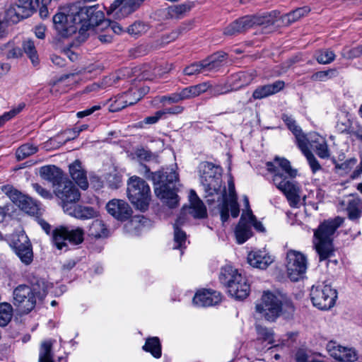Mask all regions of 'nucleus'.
Wrapping results in <instances>:
<instances>
[{
	"label": "nucleus",
	"mask_w": 362,
	"mask_h": 362,
	"mask_svg": "<svg viewBox=\"0 0 362 362\" xmlns=\"http://www.w3.org/2000/svg\"><path fill=\"white\" fill-rule=\"evenodd\" d=\"M235 235L238 244L244 243L252 236L250 224H248L247 222L246 216L244 212L243 213L240 220L236 226Z\"/></svg>",
	"instance_id": "c85d7f7f"
},
{
	"label": "nucleus",
	"mask_w": 362,
	"mask_h": 362,
	"mask_svg": "<svg viewBox=\"0 0 362 362\" xmlns=\"http://www.w3.org/2000/svg\"><path fill=\"white\" fill-rule=\"evenodd\" d=\"M88 234L96 239L106 238L110 235V230L102 221L96 219L89 226Z\"/></svg>",
	"instance_id": "2f4dec72"
},
{
	"label": "nucleus",
	"mask_w": 362,
	"mask_h": 362,
	"mask_svg": "<svg viewBox=\"0 0 362 362\" xmlns=\"http://www.w3.org/2000/svg\"><path fill=\"white\" fill-rule=\"evenodd\" d=\"M129 52L132 57L136 58L146 54L148 50L146 47H132Z\"/></svg>",
	"instance_id": "0e129e2a"
},
{
	"label": "nucleus",
	"mask_w": 362,
	"mask_h": 362,
	"mask_svg": "<svg viewBox=\"0 0 362 362\" xmlns=\"http://www.w3.org/2000/svg\"><path fill=\"white\" fill-rule=\"evenodd\" d=\"M308 353L303 349H300L296 354V360L297 362H308ZM310 362H317L315 359H312Z\"/></svg>",
	"instance_id": "774afa93"
},
{
	"label": "nucleus",
	"mask_w": 362,
	"mask_h": 362,
	"mask_svg": "<svg viewBox=\"0 0 362 362\" xmlns=\"http://www.w3.org/2000/svg\"><path fill=\"white\" fill-rule=\"evenodd\" d=\"M32 187H33V189L42 198L46 199H52V197H53L52 194L49 190L42 187L38 183L32 184Z\"/></svg>",
	"instance_id": "6e6d98bb"
},
{
	"label": "nucleus",
	"mask_w": 362,
	"mask_h": 362,
	"mask_svg": "<svg viewBox=\"0 0 362 362\" xmlns=\"http://www.w3.org/2000/svg\"><path fill=\"white\" fill-rule=\"evenodd\" d=\"M13 252L23 264L28 266L33 262L34 257L33 246Z\"/></svg>",
	"instance_id": "c03bdc74"
},
{
	"label": "nucleus",
	"mask_w": 362,
	"mask_h": 362,
	"mask_svg": "<svg viewBox=\"0 0 362 362\" xmlns=\"http://www.w3.org/2000/svg\"><path fill=\"white\" fill-rule=\"evenodd\" d=\"M1 52L7 59L18 58L23 54L21 47H2Z\"/></svg>",
	"instance_id": "8fccbe9b"
},
{
	"label": "nucleus",
	"mask_w": 362,
	"mask_h": 362,
	"mask_svg": "<svg viewBox=\"0 0 362 362\" xmlns=\"http://www.w3.org/2000/svg\"><path fill=\"white\" fill-rule=\"evenodd\" d=\"M144 0H115L110 8L112 11L119 8L117 12L118 18H124L135 11Z\"/></svg>",
	"instance_id": "5701e85b"
},
{
	"label": "nucleus",
	"mask_w": 362,
	"mask_h": 362,
	"mask_svg": "<svg viewBox=\"0 0 362 362\" xmlns=\"http://www.w3.org/2000/svg\"><path fill=\"white\" fill-rule=\"evenodd\" d=\"M238 276H242L238 270L231 265L222 267L219 274V281L226 288L232 283L236 281Z\"/></svg>",
	"instance_id": "72a5a7b5"
},
{
	"label": "nucleus",
	"mask_w": 362,
	"mask_h": 362,
	"mask_svg": "<svg viewBox=\"0 0 362 362\" xmlns=\"http://www.w3.org/2000/svg\"><path fill=\"white\" fill-rule=\"evenodd\" d=\"M104 69V66L100 63V62H95L93 64H90L86 67L75 70L74 71L69 74H64L61 76L59 78H57L52 81H50L49 86H50V92L52 93H58L59 90L57 89V86L62 82L65 81L67 79H69L70 78H73L76 76L82 74L83 73H89L93 74L94 75L99 74L101 73V71Z\"/></svg>",
	"instance_id": "f3484780"
},
{
	"label": "nucleus",
	"mask_w": 362,
	"mask_h": 362,
	"mask_svg": "<svg viewBox=\"0 0 362 362\" xmlns=\"http://www.w3.org/2000/svg\"><path fill=\"white\" fill-rule=\"evenodd\" d=\"M66 214L80 219H88L97 216V211L93 207L76 205V204Z\"/></svg>",
	"instance_id": "7c9ffc66"
},
{
	"label": "nucleus",
	"mask_w": 362,
	"mask_h": 362,
	"mask_svg": "<svg viewBox=\"0 0 362 362\" xmlns=\"http://www.w3.org/2000/svg\"><path fill=\"white\" fill-rule=\"evenodd\" d=\"M54 192L56 197L61 201L60 205L65 213H66L81 197L78 189L72 182L67 179L59 186L55 187Z\"/></svg>",
	"instance_id": "ddd939ff"
},
{
	"label": "nucleus",
	"mask_w": 362,
	"mask_h": 362,
	"mask_svg": "<svg viewBox=\"0 0 362 362\" xmlns=\"http://www.w3.org/2000/svg\"><path fill=\"white\" fill-rule=\"evenodd\" d=\"M66 238L68 241L74 245H78L83 241V230L81 228L76 229L69 230L66 228Z\"/></svg>",
	"instance_id": "a18cd8bd"
},
{
	"label": "nucleus",
	"mask_w": 362,
	"mask_h": 362,
	"mask_svg": "<svg viewBox=\"0 0 362 362\" xmlns=\"http://www.w3.org/2000/svg\"><path fill=\"white\" fill-rule=\"evenodd\" d=\"M210 88L208 83H202L195 86L187 87L189 98H192L199 95L201 93L206 92Z\"/></svg>",
	"instance_id": "de8ad7c7"
},
{
	"label": "nucleus",
	"mask_w": 362,
	"mask_h": 362,
	"mask_svg": "<svg viewBox=\"0 0 362 362\" xmlns=\"http://www.w3.org/2000/svg\"><path fill=\"white\" fill-rule=\"evenodd\" d=\"M69 173L72 179L82 189L85 190L88 187L86 173L78 160H76L69 165Z\"/></svg>",
	"instance_id": "cd10ccee"
},
{
	"label": "nucleus",
	"mask_w": 362,
	"mask_h": 362,
	"mask_svg": "<svg viewBox=\"0 0 362 362\" xmlns=\"http://www.w3.org/2000/svg\"><path fill=\"white\" fill-rule=\"evenodd\" d=\"M31 286L21 284L13 292V304L23 313L30 312L35 306L36 299L42 300L47 293V283L42 279L33 276Z\"/></svg>",
	"instance_id": "39448f33"
},
{
	"label": "nucleus",
	"mask_w": 362,
	"mask_h": 362,
	"mask_svg": "<svg viewBox=\"0 0 362 362\" xmlns=\"http://www.w3.org/2000/svg\"><path fill=\"white\" fill-rule=\"evenodd\" d=\"M74 47H64L61 52L71 62H75L78 58V54L73 49Z\"/></svg>",
	"instance_id": "69168bd1"
},
{
	"label": "nucleus",
	"mask_w": 362,
	"mask_h": 362,
	"mask_svg": "<svg viewBox=\"0 0 362 362\" xmlns=\"http://www.w3.org/2000/svg\"><path fill=\"white\" fill-rule=\"evenodd\" d=\"M172 65L166 67L165 70H162L160 67L152 69L148 65H145L142 68H137V72H140L138 76L140 80H152L154 77H161L164 73H168L171 69Z\"/></svg>",
	"instance_id": "c756f323"
},
{
	"label": "nucleus",
	"mask_w": 362,
	"mask_h": 362,
	"mask_svg": "<svg viewBox=\"0 0 362 362\" xmlns=\"http://www.w3.org/2000/svg\"><path fill=\"white\" fill-rule=\"evenodd\" d=\"M256 311L262 317L273 322L280 315L286 319L290 318L294 313L295 308L290 300L271 292H264L262 302L256 305Z\"/></svg>",
	"instance_id": "423d86ee"
},
{
	"label": "nucleus",
	"mask_w": 362,
	"mask_h": 362,
	"mask_svg": "<svg viewBox=\"0 0 362 362\" xmlns=\"http://www.w3.org/2000/svg\"><path fill=\"white\" fill-rule=\"evenodd\" d=\"M24 52L30 58L34 66L38 64V56L37 51L35 49V47H24Z\"/></svg>",
	"instance_id": "4d7b16f0"
},
{
	"label": "nucleus",
	"mask_w": 362,
	"mask_h": 362,
	"mask_svg": "<svg viewBox=\"0 0 362 362\" xmlns=\"http://www.w3.org/2000/svg\"><path fill=\"white\" fill-rule=\"evenodd\" d=\"M40 175L43 180L52 183L54 189L66 180L63 176L62 171L54 165L42 167L40 170Z\"/></svg>",
	"instance_id": "a878e982"
},
{
	"label": "nucleus",
	"mask_w": 362,
	"mask_h": 362,
	"mask_svg": "<svg viewBox=\"0 0 362 362\" xmlns=\"http://www.w3.org/2000/svg\"><path fill=\"white\" fill-rule=\"evenodd\" d=\"M279 13L273 11L262 16H245L230 23L224 30V35H236L245 32L250 28L259 25L265 33L272 32L274 25L279 18Z\"/></svg>",
	"instance_id": "6e6552de"
},
{
	"label": "nucleus",
	"mask_w": 362,
	"mask_h": 362,
	"mask_svg": "<svg viewBox=\"0 0 362 362\" xmlns=\"http://www.w3.org/2000/svg\"><path fill=\"white\" fill-rule=\"evenodd\" d=\"M9 245L13 251L32 247L29 238L23 230L12 235Z\"/></svg>",
	"instance_id": "473e14b6"
},
{
	"label": "nucleus",
	"mask_w": 362,
	"mask_h": 362,
	"mask_svg": "<svg viewBox=\"0 0 362 362\" xmlns=\"http://www.w3.org/2000/svg\"><path fill=\"white\" fill-rule=\"evenodd\" d=\"M38 6L26 0H18V2L9 6L5 11L4 21L5 23L15 24L30 16Z\"/></svg>",
	"instance_id": "4468645a"
},
{
	"label": "nucleus",
	"mask_w": 362,
	"mask_h": 362,
	"mask_svg": "<svg viewBox=\"0 0 362 362\" xmlns=\"http://www.w3.org/2000/svg\"><path fill=\"white\" fill-rule=\"evenodd\" d=\"M332 163L335 164L337 168L341 169V170L345 171L346 173L351 170L357 163V160L355 158H351L350 159H348L341 164L336 163L334 159H332Z\"/></svg>",
	"instance_id": "864d4df0"
},
{
	"label": "nucleus",
	"mask_w": 362,
	"mask_h": 362,
	"mask_svg": "<svg viewBox=\"0 0 362 362\" xmlns=\"http://www.w3.org/2000/svg\"><path fill=\"white\" fill-rule=\"evenodd\" d=\"M86 128V125H82L80 128H74V129H73L71 130H69V133L72 132L74 135L71 136H66L62 141H58L59 145H57L56 147H59V146L64 144L67 141L76 138L78 136L79 133L81 131H83V129H85Z\"/></svg>",
	"instance_id": "bf43d9fd"
},
{
	"label": "nucleus",
	"mask_w": 362,
	"mask_h": 362,
	"mask_svg": "<svg viewBox=\"0 0 362 362\" xmlns=\"http://www.w3.org/2000/svg\"><path fill=\"white\" fill-rule=\"evenodd\" d=\"M66 228H57L53 231L52 240L56 247L62 250L63 247L66 246Z\"/></svg>",
	"instance_id": "a19ab883"
},
{
	"label": "nucleus",
	"mask_w": 362,
	"mask_h": 362,
	"mask_svg": "<svg viewBox=\"0 0 362 362\" xmlns=\"http://www.w3.org/2000/svg\"><path fill=\"white\" fill-rule=\"evenodd\" d=\"M326 349L330 356L340 362H354L358 359V354L354 348L341 346L335 341H329Z\"/></svg>",
	"instance_id": "dca6fc26"
},
{
	"label": "nucleus",
	"mask_w": 362,
	"mask_h": 362,
	"mask_svg": "<svg viewBox=\"0 0 362 362\" xmlns=\"http://www.w3.org/2000/svg\"><path fill=\"white\" fill-rule=\"evenodd\" d=\"M55 341L45 340L41 342L39 350V362H54L52 346Z\"/></svg>",
	"instance_id": "f704fd0d"
},
{
	"label": "nucleus",
	"mask_w": 362,
	"mask_h": 362,
	"mask_svg": "<svg viewBox=\"0 0 362 362\" xmlns=\"http://www.w3.org/2000/svg\"><path fill=\"white\" fill-rule=\"evenodd\" d=\"M307 7L298 8L288 13H286L279 18L281 24L284 26H288L291 23L298 21L300 18L309 12Z\"/></svg>",
	"instance_id": "c9c22d12"
},
{
	"label": "nucleus",
	"mask_w": 362,
	"mask_h": 362,
	"mask_svg": "<svg viewBox=\"0 0 362 362\" xmlns=\"http://www.w3.org/2000/svg\"><path fill=\"white\" fill-rule=\"evenodd\" d=\"M337 298V291L331 285L325 284L322 288L321 296L318 301V309L329 310L334 307Z\"/></svg>",
	"instance_id": "bb28decb"
},
{
	"label": "nucleus",
	"mask_w": 362,
	"mask_h": 362,
	"mask_svg": "<svg viewBox=\"0 0 362 362\" xmlns=\"http://www.w3.org/2000/svg\"><path fill=\"white\" fill-rule=\"evenodd\" d=\"M147 30V25L141 21H136L127 28V33L132 37H138L146 33Z\"/></svg>",
	"instance_id": "49530a36"
},
{
	"label": "nucleus",
	"mask_w": 362,
	"mask_h": 362,
	"mask_svg": "<svg viewBox=\"0 0 362 362\" xmlns=\"http://www.w3.org/2000/svg\"><path fill=\"white\" fill-rule=\"evenodd\" d=\"M13 315L12 306L7 303H0V326H6Z\"/></svg>",
	"instance_id": "79ce46f5"
},
{
	"label": "nucleus",
	"mask_w": 362,
	"mask_h": 362,
	"mask_svg": "<svg viewBox=\"0 0 362 362\" xmlns=\"http://www.w3.org/2000/svg\"><path fill=\"white\" fill-rule=\"evenodd\" d=\"M137 72V67L134 69H130L128 67L123 68L116 72L118 76H119L120 79H124L126 78L131 77L133 75H136Z\"/></svg>",
	"instance_id": "052dcab7"
},
{
	"label": "nucleus",
	"mask_w": 362,
	"mask_h": 362,
	"mask_svg": "<svg viewBox=\"0 0 362 362\" xmlns=\"http://www.w3.org/2000/svg\"><path fill=\"white\" fill-rule=\"evenodd\" d=\"M38 150L37 146L31 144H25L21 146L16 152V158L18 160H22L27 157L35 154Z\"/></svg>",
	"instance_id": "ea45409f"
},
{
	"label": "nucleus",
	"mask_w": 362,
	"mask_h": 362,
	"mask_svg": "<svg viewBox=\"0 0 362 362\" xmlns=\"http://www.w3.org/2000/svg\"><path fill=\"white\" fill-rule=\"evenodd\" d=\"M5 189L10 199L22 211L32 216H37L39 214V205L31 197L23 194L12 187H6Z\"/></svg>",
	"instance_id": "2eb2a0df"
},
{
	"label": "nucleus",
	"mask_w": 362,
	"mask_h": 362,
	"mask_svg": "<svg viewBox=\"0 0 362 362\" xmlns=\"http://www.w3.org/2000/svg\"><path fill=\"white\" fill-rule=\"evenodd\" d=\"M221 300V293L210 289L199 291L193 298V303L199 307L215 305Z\"/></svg>",
	"instance_id": "412c9836"
},
{
	"label": "nucleus",
	"mask_w": 362,
	"mask_h": 362,
	"mask_svg": "<svg viewBox=\"0 0 362 362\" xmlns=\"http://www.w3.org/2000/svg\"><path fill=\"white\" fill-rule=\"evenodd\" d=\"M145 93H141L139 90L129 89L128 91L118 95L112 103L110 105L111 112H117L127 106L133 105L139 101Z\"/></svg>",
	"instance_id": "a211bd4d"
},
{
	"label": "nucleus",
	"mask_w": 362,
	"mask_h": 362,
	"mask_svg": "<svg viewBox=\"0 0 362 362\" xmlns=\"http://www.w3.org/2000/svg\"><path fill=\"white\" fill-rule=\"evenodd\" d=\"M334 59V54L331 51H326L318 56V63L328 64L332 62Z\"/></svg>",
	"instance_id": "338daca9"
},
{
	"label": "nucleus",
	"mask_w": 362,
	"mask_h": 362,
	"mask_svg": "<svg viewBox=\"0 0 362 362\" xmlns=\"http://www.w3.org/2000/svg\"><path fill=\"white\" fill-rule=\"evenodd\" d=\"M127 195L131 202L141 211L147 209L151 200L148 185L141 178L133 176L127 183Z\"/></svg>",
	"instance_id": "9b49d317"
},
{
	"label": "nucleus",
	"mask_w": 362,
	"mask_h": 362,
	"mask_svg": "<svg viewBox=\"0 0 362 362\" xmlns=\"http://www.w3.org/2000/svg\"><path fill=\"white\" fill-rule=\"evenodd\" d=\"M285 266L288 278L292 281H298L305 276L308 259L302 252L289 250L286 253Z\"/></svg>",
	"instance_id": "f8f14e48"
},
{
	"label": "nucleus",
	"mask_w": 362,
	"mask_h": 362,
	"mask_svg": "<svg viewBox=\"0 0 362 362\" xmlns=\"http://www.w3.org/2000/svg\"><path fill=\"white\" fill-rule=\"evenodd\" d=\"M284 86L285 83L281 80L276 81L273 83L259 86L253 91L252 98L255 100H262L280 92Z\"/></svg>",
	"instance_id": "393cba45"
},
{
	"label": "nucleus",
	"mask_w": 362,
	"mask_h": 362,
	"mask_svg": "<svg viewBox=\"0 0 362 362\" xmlns=\"http://www.w3.org/2000/svg\"><path fill=\"white\" fill-rule=\"evenodd\" d=\"M147 178L151 179L155 185L156 195L169 208H175L178 205L179 198L177 194L176 182L177 174L173 169H163L155 173H150Z\"/></svg>",
	"instance_id": "20e7f679"
},
{
	"label": "nucleus",
	"mask_w": 362,
	"mask_h": 362,
	"mask_svg": "<svg viewBox=\"0 0 362 362\" xmlns=\"http://www.w3.org/2000/svg\"><path fill=\"white\" fill-rule=\"evenodd\" d=\"M200 182L204 187V198L209 206L217 208L221 221L229 218V211L233 218L239 215L240 209L233 180L228 181V194L223 186L222 169L211 163L205 162L199 167Z\"/></svg>",
	"instance_id": "f03ea898"
},
{
	"label": "nucleus",
	"mask_w": 362,
	"mask_h": 362,
	"mask_svg": "<svg viewBox=\"0 0 362 362\" xmlns=\"http://www.w3.org/2000/svg\"><path fill=\"white\" fill-rule=\"evenodd\" d=\"M343 223L344 218L337 216L323 221L318 226V255L320 261L334 256L335 249L333 240L337 230Z\"/></svg>",
	"instance_id": "1a4fd4ad"
},
{
	"label": "nucleus",
	"mask_w": 362,
	"mask_h": 362,
	"mask_svg": "<svg viewBox=\"0 0 362 362\" xmlns=\"http://www.w3.org/2000/svg\"><path fill=\"white\" fill-rule=\"evenodd\" d=\"M245 215L246 216L247 222L248 224H250V227L252 226L257 230L260 232H263L264 230L263 225L261 222L257 221L251 210H249L248 212L245 213Z\"/></svg>",
	"instance_id": "603ef678"
},
{
	"label": "nucleus",
	"mask_w": 362,
	"mask_h": 362,
	"mask_svg": "<svg viewBox=\"0 0 362 362\" xmlns=\"http://www.w3.org/2000/svg\"><path fill=\"white\" fill-rule=\"evenodd\" d=\"M189 206H183L180 215L173 224L174 228V244L173 249L182 250L185 247L187 235L185 231L181 229L187 221V214H191L194 218H202L206 215V209L202 201L198 197L194 190L189 192Z\"/></svg>",
	"instance_id": "0eeeda50"
},
{
	"label": "nucleus",
	"mask_w": 362,
	"mask_h": 362,
	"mask_svg": "<svg viewBox=\"0 0 362 362\" xmlns=\"http://www.w3.org/2000/svg\"><path fill=\"white\" fill-rule=\"evenodd\" d=\"M134 153L139 161H150L156 157L154 153L144 147L136 148Z\"/></svg>",
	"instance_id": "3c124183"
},
{
	"label": "nucleus",
	"mask_w": 362,
	"mask_h": 362,
	"mask_svg": "<svg viewBox=\"0 0 362 362\" xmlns=\"http://www.w3.org/2000/svg\"><path fill=\"white\" fill-rule=\"evenodd\" d=\"M107 181L112 188L117 189L122 183V177L117 173L110 174L107 177Z\"/></svg>",
	"instance_id": "680f3d73"
},
{
	"label": "nucleus",
	"mask_w": 362,
	"mask_h": 362,
	"mask_svg": "<svg viewBox=\"0 0 362 362\" xmlns=\"http://www.w3.org/2000/svg\"><path fill=\"white\" fill-rule=\"evenodd\" d=\"M224 52H218L211 57L209 59L204 60L199 63L192 64L184 69V74L192 76L203 71L204 70H212L218 66V62H221L225 56Z\"/></svg>",
	"instance_id": "6ab92c4d"
},
{
	"label": "nucleus",
	"mask_w": 362,
	"mask_h": 362,
	"mask_svg": "<svg viewBox=\"0 0 362 362\" xmlns=\"http://www.w3.org/2000/svg\"><path fill=\"white\" fill-rule=\"evenodd\" d=\"M192 2H186L184 4L172 6L168 8V14L171 18H180L189 12L192 8Z\"/></svg>",
	"instance_id": "4c0bfd02"
},
{
	"label": "nucleus",
	"mask_w": 362,
	"mask_h": 362,
	"mask_svg": "<svg viewBox=\"0 0 362 362\" xmlns=\"http://www.w3.org/2000/svg\"><path fill=\"white\" fill-rule=\"evenodd\" d=\"M25 103H21L18 104L17 107H13L10 111L5 112L4 115L0 116V127L3 125L6 121H8L11 118L17 115L18 113H20L25 107Z\"/></svg>",
	"instance_id": "09e8293b"
},
{
	"label": "nucleus",
	"mask_w": 362,
	"mask_h": 362,
	"mask_svg": "<svg viewBox=\"0 0 362 362\" xmlns=\"http://www.w3.org/2000/svg\"><path fill=\"white\" fill-rule=\"evenodd\" d=\"M318 157L322 158H328L330 157L329 151L323 138L321 139V141L318 139Z\"/></svg>",
	"instance_id": "5fc2aeb1"
},
{
	"label": "nucleus",
	"mask_w": 362,
	"mask_h": 362,
	"mask_svg": "<svg viewBox=\"0 0 362 362\" xmlns=\"http://www.w3.org/2000/svg\"><path fill=\"white\" fill-rule=\"evenodd\" d=\"M228 293L235 299L243 300L250 293V285L244 276H238L236 281L232 282L227 288Z\"/></svg>",
	"instance_id": "4be33fe9"
},
{
	"label": "nucleus",
	"mask_w": 362,
	"mask_h": 362,
	"mask_svg": "<svg viewBox=\"0 0 362 362\" xmlns=\"http://www.w3.org/2000/svg\"><path fill=\"white\" fill-rule=\"evenodd\" d=\"M84 1H76L62 8L53 17L55 28L63 38H70V45L85 42L90 35V28L103 21V11L98 5L85 6Z\"/></svg>",
	"instance_id": "f257e3e1"
},
{
	"label": "nucleus",
	"mask_w": 362,
	"mask_h": 362,
	"mask_svg": "<svg viewBox=\"0 0 362 362\" xmlns=\"http://www.w3.org/2000/svg\"><path fill=\"white\" fill-rule=\"evenodd\" d=\"M346 210L348 216L351 220L358 219L361 215V202L358 198L353 197L347 202Z\"/></svg>",
	"instance_id": "e433bc0d"
},
{
	"label": "nucleus",
	"mask_w": 362,
	"mask_h": 362,
	"mask_svg": "<svg viewBox=\"0 0 362 362\" xmlns=\"http://www.w3.org/2000/svg\"><path fill=\"white\" fill-rule=\"evenodd\" d=\"M267 167L268 171L273 173L274 185L284 193L290 206L296 207L300 200V188L294 180L297 170L292 168L287 159L278 157L273 162H267Z\"/></svg>",
	"instance_id": "7ed1b4c3"
},
{
	"label": "nucleus",
	"mask_w": 362,
	"mask_h": 362,
	"mask_svg": "<svg viewBox=\"0 0 362 362\" xmlns=\"http://www.w3.org/2000/svg\"><path fill=\"white\" fill-rule=\"evenodd\" d=\"M274 262V257L264 250L251 251L247 255V262L253 267L267 269Z\"/></svg>",
	"instance_id": "b1692460"
},
{
	"label": "nucleus",
	"mask_w": 362,
	"mask_h": 362,
	"mask_svg": "<svg viewBox=\"0 0 362 362\" xmlns=\"http://www.w3.org/2000/svg\"><path fill=\"white\" fill-rule=\"evenodd\" d=\"M160 102L163 104H171V103H177L180 102L179 95L177 93H172L169 95H164L160 98Z\"/></svg>",
	"instance_id": "e2e57ef3"
},
{
	"label": "nucleus",
	"mask_w": 362,
	"mask_h": 362,
	"mask_svg": "<svg viewBox=\"0 0 362 362\" xmlns=\"http://www.w3.org/2000/svg\"><path fill=\"white\" fill-rule=\"evenodd\" d=\"M257 333V341H267V344H272L274 342V332L265 327L259 325L256 326Z\"/></svg>",
	"instance_id": "37998d69"
},
{
	"label": "nucleus",
	"mask_w": 362,
	"mask_h": 362,
	"mask_svg": "<svg viewBox=\"0 0 362 362\" xmlns=\"http://www.w3.org/2000/svg\"><path fill=\"white\" fill-rule=\"evenodd\" d=\"M208 90H209L210 94L213 96L225 94L231 90V89H229L226 86L223 85H216L214 87L210 85V88Z\"/></svg>",
	"instance_id": "13d9d810"
},
{
	"label": "nucleus",
	"mask_w": 362,
	"mask_h": 362,
	"mask_svg": "<svg viewBox=\"0 0 362 362\" xmlns=\"http://www.w3.org/2000/svg\"><path fill=\"white\" fill-rule=\"evenodd\" d=\"M282 119L288 128L295 135L299 148L307 158L313 172L315 173L317 171V163L313 152L317 148V146L314 145L316 141L313 139L311 134H304L300 127L296 124V121L291 116L284 115Z\"/></svg>",
	"instance_id": "9d476101"
},
{
	"label": "nucleus",
	"mask_w": 362,
	"mask_h": 362,
	"mask_svg": "<svg viewBox=\"0 0 362 362\" xmlns=\"http://www.w3.org/2000/svg\"><path fill=\"white\" fill-rule=\"evenodd\" d=\"M143 349L146 351L150 352L155 358H158L161 356V346L158 337L148 339Z\"/></svg>",
	"instance_id": "58836bf2"
},
{
	"label": "nucleus",
	"mask_w": 362,
	"mask_h": 362,
	"mask_svg": "<svg viewBox=\"0 0 362 362\" xmlns=\"http://www.w3.org/2000/svg\"><path fill=\"white\" fill-rule=\"evenodd\" d=\"M109 214L118 221L128 220L132 215L133 211L127 202L122 199H112L106 204Z\"/></svg>",
	"instance_id": "aec40b11"
}]
</instances>
